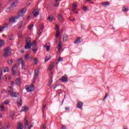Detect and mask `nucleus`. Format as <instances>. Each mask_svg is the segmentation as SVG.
Returning a JSON list of instances; mask_svg holds the SVG:
<instances>
[{"label":"nucleus","mask_w":129,"mask_h":129,"mask_svg":"<svg viewBox=\"0 0 129 129\" xmlns=\"http://www.w3.org/2000/svg\"><path fill=\"white\" fill-rule=\"evenodd\" d=\"M62 43L61 42H60L58 45V46H57V48H58V51L60 52L61 51V48H62Z\"/></svg>","instance_id":"nucleus-24"},{"label":"nucleus","mask_w":129,"mask_h":129,"mask_svg":"<svg viewBox=\"0 0 129 129\" xmlns=\"http://www.w3.org/2000/svg\"><path fill=\"white\" fill-rule=\"evenodd\" d=\"M9 39L10 41H13V40H14V35H10L9 37Z\"/></svg>","instance_id":"nucleus-34"},{"label":"nucleus","mask_w":129,"mask_h":129,"mask_svg":"<svg viewBox=\"0 0 129 129\" xmlns=\"http://www.w3.org/2000/svg\"><path fill=\"white\" fill-rule=\"evenodd\" d=\"M63 42H66L68 41V35L64 34L63 35Z\"/></svg>","instance_id":"nucleus-22"},{"label":"nucleus","mask_w":129,"mask_h":129,"mask_svg":"<svg viewBox=\"0 0 129 129\" xmlns=\"http://www.w3.org/2000/svg\"><path fill=\"white\" fill-rule=\"evenodd\" d=\"M80 41H81V37H78L75 41V44H80L81 42Z\"/></svg>","instance_id":"nucleus-20"},{"label":"nucleus","mask_w":129,"mask_h":129,"mask_svg":"<svg viewBox=\"0 0 129 129\" xmlns=\"http://www.w3.org/2000/svg\"><path fill=\"white\" fill-rule=\"evenodd\" d=\"M53 68H54V64L52 63L49 66L48 70H49V71H51V70H52V69H53Z\"/></svg>","instance_id":"nucleus-29"},{"label":"nucleus","mask_w":129,"mask_h":129,"mask_svg":"<svg viewBox=\"0 0 129 129\" xmlns=\"http://www.w3.org/2000/svg\"><path fill=\"white\" fill-rule=\"evenodd\" d=\"M48 22H52L53 21V16L52 15L48 17Z\"/></svg>","instance_id":"nucleus-31"},{"label":"nucleus","mask_w":129,"mask_h":129,"mask_svg":"<svg viewBox=\"0 0 129 129\" xmlns=\"http://www.w3.org/2000/svg\"><path fill=\"white\" fill-rule=\"evenodd\" d=\"M14 90L13 89V87L11 86L9 87L8 88V93L9 94H12V93H13Z\"/></svg>","instance_id":"nucleus-16"},{"label":"nucleus","mask_w":129,"mask_h":129,"mask_svg":"<svg viewBox=\"0 0 129 129\" xmlns=\"http://www.w3.org/2000/svg\"><path fill=\"white\" fill-rule=\"evenodd\" d=\"M6 92H7L5 90H3L1 91V93H2V94L6 93Z\"/></svg>","instance_id":"nucleus-55"},{"label":"nucleus","mask_w":129,"mask_h":129,"mask_svg":"<svg viewBox=\"0 0 129 129\" xmlns=\"http://www.w3.org/2000/svg\"><path fill=\"white\" fill-rule=\"evenodd\" d=\"M17 129H23V125L21 122L17 123Z\"/></svg>","instance_id":"nucleus-18"},{"label":"nucleus","mask_w":129,"mask_h":129,"mask_svg":"<svg viewBox=\"0 0 129 129\" xmlns=\"http://www.w3.org/2000/svg\"><path fill=\"white\" fill-rule=\"evenodd\" d=\"M63 60V57H59L57 60L58 62L56 63V64H58V63L60 62H62Z\"/></svg>","instance_id":"nucleus-32"},{"label":"nucleus","mask_w":129,"mask_h":129,"mask_svg":"<svg viewBox=\"0 0 129 129\" xmlns=\"http://www.w3.org/2000/svg\"><path fill=\"white\" fill-rule=\"evenodd\" d=\"M25 58L26 59H30V56L29 55V54H26L25 55Z\"/></svg>","instance_id":"nucleus-50"},{"label":"nucleus","mask_w":129,"mask_h":129,"mask_svg":"<svg viewBox=\"0 0 129 129\" xmlns=\"http://www.w3.org/2000/svg\"><path fill=\"white\" fill-rule=\"evenodd\" d=\"M39 29L43 31L44 29V25H40Z\"/></svg>","instance_id":"nucleus-46"},{"label":"nucleus","mask_w":129,"mask_h":129,"mask_svg":"<svg viewBox=\"0 0 129 129\" xmlns=\"http://www.w3.org/2000/svg\"><path fill=\"white\" fill-rule=\"evenodd\" d=\"M5 12H6V13H10V12H11V8H6Z\"/></svg>","instance_id":"nucleus-40"},{"label":"nucleus","mask_w":129,"mask_h":129,"mask_svg":"<svg viewBox=\"0 0 129 129\" xmlns=\"http://www.w3.org/2000/svg\"><path fill=\"white\" fill-rule=\"evenodd\" d=\"M51 59V55L50 54H47L45 57V62H47V61H49Z\"/></svg>","instance_id":"nucleus-23"},{"label":"nucleus","mask_w":129,"mask_h":129,"mask_svg":"<svg viewBox=\"0 0 129 129\" xmlns=\"http://www.w3.org/2000/svg\"><path fill=\"white\" fill-rule=\"evenodd\" d=\"M52 79H51L49 81L48 83H50V84H51V83H52Z\"/></svg>","instance_id":"nucleus-62"},{"label":"nucleus","mask_w":129,"mask_h":129,"mask_svg":"<svg viewBox=\"0 0 129 129\" xmlns=\"http://www.w3.org/2000/svg\"><path fill=\"white\" fill-rule=\"evenodd\" d=\"M54 6L55 7H59V4H56L54 5Z\"/></svg>","instance_id":"nucleus-61"},{"label":"nucleus","mask_w":129,"mask_h":129,"mask_svg":"<svg viewBox=\"0 0 129 129\" xmlns=\"http://www.w3.org/2000/svg\"><path fill=\"white\" fill-rule=\"evenodd\" d=\"M33 28H34V24H30L28 26V28L29 29V30H32L33 29Z\"/></svg>","instance_id":"nucleus-39"},{"label":"nucleus","mask_w":129,"mask_h":129,"mask_svg":"<svg viewBox=\"0 0 129 129\" xmlns=\"http://www.w3.org/2000/svg\"><path fill=\"white\" fill-rule=\"evenodd\" d=\"M19 19V17L18 16H16L15 17H12L9 19V23H12V24H14L17 22V20Z\"/></svg>","instance_id":"nucleus-7"},{"label":"nucleus","mask_w":129,"mask_h":129,"mask_svg":"<svg viewBox=\"0 0 129 129\" xmlns=\"http://www.w3.org/2000/svg\"><path fill=\"white\" fill-rule=\"evenodd\" d=\"M77 108H79V109H81V110H82V107H83V103L82 102L78 101L77 104Z\"/></svg>","instance_id":"nucleus-9"},{"label":"nucleus","mask_w":129,"mask_h":129,"mask_svg":"<svg viewBox=\"0 0 129 129\" xmlns=\"http://www.w3.org/2000/svg\"><path fill=\"white\" fill-rule=\"evenodd\" d=\"M34 17H37L39 16V9H36L33 11V12Z\"/></svg>","instance_id":"nucleus-12"},{"label":"nucleus","mask_w":129,"mask_h":129,"mask_svg":"<svg viewBox=\"0 0 129 129\" xmlns=\"http://www.w3.org/2000/svg\"><path fill=\"white\" fill-rule=\"evenodd\" d=\"M8 29H9V23H5L3 26H0V33L5 32V31L8 30Z\"/></svg>","instance_id":"nucleus-4"},{"label":"nucleus","mask_w":129,"mask_h":129,"mask_svg":"<svg viewBox=\"0 0 129 129\" xmlns=\"http://www.w3.org/2000/svg\"><path fill=\"white\" fill-rule=\"evenodd\" d=\"M122 11L123 12H127V11H128V9L126 8H124L122 9Z\"/></svg>","instance_id":"nucleus-47"},{"label":"nucleus","mask_w":129,"mask_h":129,"mask_svg":"<svg viewBox=\"0 0 129 129\" xmlns=\"http://www.w3.org/2000/svg\"><path fill=\"white\" fill-rule=\"evenodd\" d=\"M10 126H11V125H8L6 126V128H10Z\"/></svg>","instance_id":"nucleus-64"},{"label":"nucleus","mask_w":129,"mask_h":129,"mask_svg":"<svg viewBox=\"0 0 129 129\" xmlns=\"http://www.w3.org/2000/svg\"><path fill=\"white\" fill-rule=\"evenodd\" d=\"M31 38L30 37H26L25 39L26 44H31Z\"/></svg>","instance_id":"nucleus-19"},{"label":"nucleus","mask_w":129,"mask_h":129,"mask_svg":"<svg viewBox=\"0 0 129 129\" xmlns=\"http://www.w3.org/2000/svg\"><path fill=\"white\" fill-rule=\"evenodd\" d=\"M45 108H46V105H44L42 107V111L44 112V110H45Z\"/></svg>","instance_id":"nucleus-52"},{"label":"nucleus","mask_w":129,"mask_h":129,"mask_svg":"<svg viewBox=\"0 0 129 129\" xmlns=\"http://www.w3.org/2000/svg\"><path fill=\"white\" fill-rule=\"evenodd\" d=\"M17 3L18 2H14V3H13L12 5H11V7H12V8H15V7H17Z\"/></svg>","instance_id":"nucleus-38"},{"label":"nucleus","mask_w":129,"mask_h":129,"mask_svg":"<svg viewBox=\"0 0 129 129\" xmlns=\"http://www.w3.org/2000/svg\"><path fill=\"white\" fill-rule=\"evenodd\" d=\"M34 65H37V64H38V58H34Z\"/></svg>","instance_id":"nucleus-35"},{"label":"nucleus","mask_w":129,"mask_h":129,"mask_svg":"<svg viewBox=\"0 0 129 129\" xmlns=\"http://www.w3.org/2000/svg\"><path fill=\"white\" fill-rule=\"evenodd\" d=\"M4 57H9L11 53H12V49L10 47H7L4 49Z\"/></svg>","instance_id":"nucleus-3"},{"label":"nucleus","mask_w":129,"mask_h":129,"mask_svg":"<svg viewBox=\"0 0 129 129\" xmlns=\"http://www.w3.org/2000/svg\"><path fill=\"white\" fill-rule=\"evenodd\" d=\"M10 96L11 97H18L19 96H20V94H19V93L17 92H14V93H12L10 94Z\"/></svg>","instance_id":"nucleus-13"},{"label":"nucleus","mask_w":129,"mask_h":129,"mask_svg":"<svg viewBox=\"0 0 129 129\" xmlns=\"http://www.w3.org/2000/svg\"><path fill=\"white\" fill-rule=\"evenodd\" d=\"M109 95V94L108 93H106V95L105 96V97L103 99V100H105V98H106V97H107Z\"/></svg>","instance_id":"nucleus-51"},{"label":"nucleus","mask_w":129,"mask_h":129,"mask_svg":"<svg viewBox=\"0 0 129 129\" xmlns=\"http://www.w3.org/2000/svg\"><path fill=\"white\" fill-rule=\"evenodd\" d=\"M55 29L56 30V31H59V26H58V25H56Z\"/></svg>","instance_id":"nucleus-54"},{"label":"nucleus","mask_w":129,"mask_h":129,"mask_svg":"<svg viewBox=\"0 0 129 129\" xmlns=\"http://www.w3.org/2000/svg\"><path fill=\"white\" fill-rule=\"evenodd\" d=\"M58 80L59 81H61V82H67L68 81V77L66 75L63 76L59 78Z\"/></svg>","instance_id":"nucleus-6"},{"label":"nucleus","mask_w":129,"mask_h":129,"mask_svg":"<svg viewBox=\"0 0 129 129\" xmlns=\"http://www.w3.org/2000/svg\"><path fill=\"white\" fill-rule=\"evenodd\" d=\"M4 73L9 72V68H5V70L4 71Z\"/></svg>","instance_id":"nucleus-49"},{"label":"nucleus","mask_w":129,"mask_h":129,"mask_svg":"<svg viewBox=\"0 0 129 129\" xmlns=\"http://www.w3.org/2000/svg\"><path fill=\"white\" fill-rule=\"evenodd\" d=\"M15 84V83L14 82V81H12L11 83V85L12 86H14V85Z\"/></svg>","instance_id":"nucleus-59"},{"label":"nucleus","mask_w":129,"mask_h":129,"mask_svg":"<svg viewBox=\"0 0 129 129\" xmlns=\"http://www.w3.org/2000/svg\"><path fill=\"white\" fill-rule=\"evenodd\" d=\"M4 81H7V80L8 79V78H7L6 76H5L3 78Z\"/></svg>","instance_id":"nucleus-57"},{"label":"nucleus","mask_w":129,"mask_h":129,"mask_svg":"<svg viewBox=\"0 0 129 129\" xmlns=\"http://www.w3.org/2000/svg\"><path fill=\"white\" fill-rule=\"evenodd\" d=\"M1 108L2 109V110H5V107H4V106L2 105L1 106Z\"/></svg>","instance_id":"nucleus-60"},{"label":"nucleus","mask_w":129,"mask_h":129,"mask_svg":"<svg viewBox=\"0 0 129 129\" xmlns=\"http://www.w3.org/2000/svg\"><path fill=\"white\" fill-rule=\"evenodd\" d=\"M17 104H18V106H22V100L21 99H19L18 100Z\"/></svg>","instance_id":"nucleus-27"},{"label":"nucleus","mask_w":129,"mask_h":129,"mask_svg":"<svg viewBox=\"0 0 129 129\" xmlns=\"http://www.w3.org/2000/svg\"><path fill=\"white\" fill-rule=\"evenodd\" d=\"M25 120H26L25 125L27 126L29 125V121H28V118L27 117H25Z\"/></svg>","instance_id":"nucleus-37"},{"label":"nucleus","mask_w":129,"mask_h":129,"mask_svg":"<svg viewBox=\"0 0 129 129\" xmlns=\"http://www.w3.org/2000/svg\"><path fill=\"white\" fill-rule=\"evenodd\" d=\"M25 89L27 90V91L28 92H33V91H34V85H28V86H26L25 87Z\"/></svg>","instance_id":"nucleus-5"},{"label":"nucleus","mask_w":129,"mask_h":129,"mask_svg":"<svg viewBox=\"0 0 129 129\" xmlns=\"http://www.w3.org/2000/svg\"><path fill=\"white\" fill-rule=\"evenodd\" d=\"M59 35H60V31H56V37H59Z\"/></svg>","instance_id":"nucleus-48"},{"label":"nucleus","mask_w":129,"mask_h":129,"mask_svg":"<svg viewBox=\"0 0 129 129\" xmlns=\"http://www.w3.org/2000/svg\"><path fill=\"white\" fill-rule=\"evenodd\" d=\"M73 8H76L77 7V4H73Z\"/></svg>","instance_id":"nucleus-56"},{"label":"nucleus","mask_w":129,"mask_h":129,"mask_svg":"<svg viewBox=\"0 0 129 129\" xmlns=\"http://www.w3.org/2000/svg\"><path fill=\"white\" fill-rule=\"evenodd\" d=\"M87 11H88V9L87 8V7H84V12H87Z\"/></svg>","instance_id":"nucleus-53"},{"label":"nucleus","mask_w":129,"mask_h":129,"mask_svg":"<svg viewBox=\"0 0 129 129\" xmlns=\"http://www.w3.org/2000/svg\"><path fill=\"white\" fill-rule=\"evenodd\" d=\"M18 62H19V64H21L22 66V70L23 71H26V63L25 62V61L24 60V59L23 58H20L17 59Z\"/></svg>","instance_id":"nucleus-2"},{"label":"nucleus","mask_w":129,"mask_h":129,"mask_svg":"<svg viewBox=\"0 0 129 129\" xmlns=\"http://www.w3.org/2000/svg\"><path fill=\"white\" fill-rule=\"evenodd\" d=\"M42 33H43V30H42L41 29H39L38 31L37 32V34H38L39 35H41V34H42Z\"/></svg>","instance_id":"nucleus-41"},{"label":"nucleus","mask_w":129,"mask_h":129,"mask_svg":"<svg viewBox=\"0 0 129 129\" xmlns=\"http://www.w3.org/2000/svg\"><path fill=\"white\" fill-rule=\"evenodd\" d=\"M8 62L9 65H12L13 64V60L12 59L8 60Z\"/></svg>","instance_id":"nucleus-43"},{"label":"nucleus","mask_w":129,"mask_h":129,"mask_svg":"<svg viewBox=\"0 0 129 129\" xmlns=\"http://www.w3.org/2000/svg\"><path fill=\"white\" fill-rule=\"evenodd\" d=\"M39 77V70H35L34 71V81H33L34 83L36 82V80Z\"/></svg>","instance_id":"nucleus-8"},{"label":"nucleus","mask_w":129,"mask_h":129,"mask_svg":"<svg viewBox=\"0 0 129 129\" xmlns=\"http://www.w3.org/2000/svg\"><path fill=\"white\" fill-rule=\"evenodd\" d=\"M29 110V108L28 107H27V106H24L21 109V110L20 111V112H27V111H28V110Z\"/></svg>","instance_id":"nucleus-14"},{"label":"nucleus","mask_w":129,"mask_h":129,"mask_svg":"<svg viewBox=\"0 0 129 129\" xmlns=\"http://www.w3.org/2000/svg\"><path fill=\"white\" fill-rule=\"evenodd\" d=\"M5 46V40L0 39V48H3Z\"/></svg>","instance_id":"nucleus-17"},{"label":"nucleus","mask_w":129,"mask_h":129,"mask_svg":"<svg viewBox=\"0 0 129 129\" xmlns=\"http://www.w3.org/2000/svg\"><path fill=\"white\" fill-rule=\"evenodd\" d=\"M69 109H70V108L69 107H65V110H69Z\"/></svg>","instance_id":"nucleus-58"},{"label":"nucleus","mask_w":129,"mask_h":129,"mask_svg":"<svg viewBox=\"0 0 129 129\" xmlns=\"http://www.w3.org/2000/svg\"><path fill=\"white\" fill-rule=\"evenodd\" d=\"M24 24V21H21L19 22L18 26V29H21L22 27L23 26V24Z\"/></svg>","instance_id":"nucleus-21"},{"label":"nucleus","mask_w":129,"mask_h":129,"mask_svg":"<svg viewBox=\"0 0 129 129\" xmlns=\"http://www.w3.org/2000/svg\"><path fill=\"white\" fill-rule=\"evenodd\" d=\"M31 47H32V45L31 43H26V45L25 46V49L28 50L29 49H31Z\"/></svg>","instance_id":"nucleus-15"},{"label":"nucleus","mask_w":129,"mask_h":129,"mask_svg":"<svg viewBox=\"0 0 129 129\" xmlns=\"http://www.w3.org/2000/svg\"><path fill=\"white\" fill-rule=\"evenodd\" d=\"M16 75H17V76H20V73L19 72H16Z\"/></svg>","instance_id":"nucleus-63"},{"label":"nucleus","mask_w":129,"mask_h":129,"mask_svg":"<svg viewBox=\"0 0 129 129\" xmlns=\"http://www.w3.org/2000/svg\"><path fill=\"white\" fill-rule=\"evenodd\" d=\"M63 18V16H62L61 14L58 15L57 17V19H62Z\"/></svg>","instance_id":"nucleus-42"},{"label":"nucleus","mask_w":129,"mask_h":129,"mask_svg":"<svg viewBox=\"0 0 129 129\" xmlns=\"http://www.w3.org/2000/svg\"><path fill=\"white\" fill-rule=\"evenodd\" d=\"M38 42L36 40H34L32 43H30L31 46H34V47H37V43Z\"/></svg>","instance_id":"nucleus-25"},{"label":"nucleus","mask_w":129,"mask_h":129,"mask_svg":"<svg viewBox=\"0 0 129 129\" xmlns=\"http://www.w3.org/2000/svg\"><path fill=\"white\" fill-rule=\"evenodd\" d=\"M44 48H46V51L47 52H49V51H50V45H47V44H46L44 46Z\"/></svg>","instance_id":"nucleus-28"},{"label":"nucleus","mask_w":129,"mask_h":129,"mask_svg":"<svg viewBox=\"0 0 129 129\" xmlns=\"http://www.w3.org/2000/svg\"><path fill=\"white\" fill-rule=\"evenodd\" d=\"M18 70V67L17 64L14 65V66L12 68V74L13 75H16V71Z\"/></svg>","instance_id":"nucleus-11"},{"label":"nucleus","mask_w":129,"mask_h":129,"mask_svg":"<svg viewBox=\"0 0 129 129\" xmlns=\"http://www.w3.org/2000/svg\"><path fill=\"white\" fill-rule=\"evenodd\" d=\"M34 48V49H32V51L34 52V53H37V51H38V47L36 46Z\"/></svg>","instance_id":"nucleus-36"},{"label":"nucleus","mask_w":129,"mask_h":129,"mask_svg":"<svg viewBox=\"0 0 129 129\" xmlns=\"http://www.w3.org/2000/svg\"><path fill=\"white\" fill-rule=\"evenodd\" d=\"M15 84L18 86H21V84H22V82H21V78H18L15 80Z\"/></svg>","instance_id":"nucleus-10"},{"label":"nucleus","mask_w":129,"mask_h":129,"mask_svg":"<svg viewBox=\"0 0 129 129\" xmlns=\"http://www.w3.org/2000/svg\"><path fill=\"white\" fill-rule=\"evenodd\" d=\"M10 116L13 118L15 116V111H13L12 112H11L10 113Z\"/></svg>","instance_id":"nucleus-33"},{"label":"nucleus","mask_w":129,"mask_h":129,"mask_svg":"<svg viewBox=\"0 0 129 129\" xmlns=\"http://www.w3.org/2000/svg\"><path fill=\"white\" fill-rule=\"evenodd\" d=\"M102 6H103V7H107V6H109V3L103 2L102 3Z\"/></svg>","instance_id":"nucleus-26"},{"label":"nucleus","mask_w":129,"mask_h":129,"mask_svg":"<svg viewBox=\"0 0 129 129\" xmlns=\"http://www.w3.org/2000/svg\"><path fill=\"white\" fill-rule=\"evenodd\" d=\"M28 10L27 9V8H24L21 9L20 10H19L17 13V16L19 18H21L22 17H24L25 16V14L26 13H27V11Z\"/></svg>","instance_id":"nucleus-1"},{"label":"nucleus","mask_w":129,"mask_h":129,"mask_svg":"<svg viewBox=\"0 0 129 129\" xmlns=\"http://www.w3.org/2000/svg\"><path fill=\"white\" fill-rule=\"evenodd\" d=\"M2 76H3V70L0 68V83L2 82Z\"/></svg>","instance_id":"nucleus-30"},{"label":"nucleus","mask_w":129,"mask_h":129,"mask_svg":"<svg viewBox=\"0 0 129 129\" xmlns=\"http://www.w3.org/2000/svg\"><path fill=\"white\" fill-rule=\"evenodd\" d=\"M18 36H19V38H22V37H23V34H22L21 32H19Z\"/></svg>","instance_id":"nucleus-44"},{"label":"nucleus","mask_w":129,"mask_h":129,"mask_svg":"<svg viewBox=\"0 0 129 129\" xmlns=\"http://www.w3.org/2000/svg\"><path fill=\"white\" fill-rule=\"evenodd\" d=\"M9 103H10V102L8 100H5L3 102V104H9Z\"/></svg>","instance_id":"nucleus-45"}]
</instances>
